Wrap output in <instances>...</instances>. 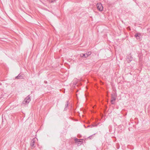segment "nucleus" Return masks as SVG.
Returning <instances> with one entry per match:
<instances>
[{"label":"nucleus","mask_w":150,"mask_h":150,"mask_svg":"<svg viewBox=\"0 0 150 150\" xmlns=\"http://www.w3.org/2000/svg\"><path fill=\"white\" fill-rule=\"evenodd\" d=\"M44 83H45L46 84L47 83V81H44Z\"/></svg>","instance_id":"16"},{"label":"nucleus","mask_w":150,"mask_h":150,"mask_svg":"<svg viewBox=\"0 0 150 150\" xmlns=\"http://www.w3.org/2000/svg\"><path fill=\"white\" fill-rule=\"evenodd\" d=\"M96 134V133H95L94 134H92L90 136H89L88 137V138H90V139H91V137L93 135H94L95 134Z\"/></svg>","instance_id":"13"},{"label":"nucleus","mask_w":150,"mask_h":150,"mask_svg":"<svg viewBox=\"0 0 150 150\" xmlns=\"http://www.w3.org/2000/svg\"><path fill=\"white\" fill-rule=\"evenodd\" d=\"M127 59L128 63L130 62L133 59V57L130 55L127 56Z\"/></svg>","instance_id":"5"},{"label":"nucleus","mask_w":150,"mask_h":150,"mask_svg":"<svg viewBox=\"0 0 150 150\" xmlns=\"http://www.w3.org/2000/svg\"><path fill=\"white\" fill-rule=\"evenodd\" d=\"M79 142H78L79 143H78V146L80 145V144H81L83 142L82 141H81V140H79Z\"/></svg>","instance_id":"12"},{"label":"nucleus","mask_w":150,"mask_h":150,"mask_svg":"<svg viewBox=\"0 0 150 150\" xmlns=\"http://www.w3.org/2000/svg\"><path fill=\"white\" fill-rule=\"evenodd\" d=\"M69 105V102L68 101H67L66 102V103L65 104V108L64 109V110H67V108L68 107Z\"/></svg>","instance_id":"8"},{"label":"nucleus","mask_w":150,"mask_h":150,"mask_svg":"<svg viewBox=\"0 0 150 150\" xmlns=\"http://www.w3.org/2000/svg\"><path fill=\"white\" fill-rule=\"evenodd\" d=\"M111 102L112 104H115V102H114L115 101V100L116 99V97H115L113 96V95H112L111 96Z\"/></svg>","instance_id":"4"},{"label":"nucleus","mask_w":150,"mask_h":150,"mask_svg":"<svg viewBox=\"0 0 150 150\" xmlns=\"http://www.w3.org/2000/svg\"><path fill=\"white\" fill-rule=\"evenodd\" d=\"M35 143V140L34 139H32L30 143V145L31 146L32 148H34L35 147L34 144Z\"/></svg>","instance_id":"7"},{"label":"nucleus","mask_w":150,"mask_h":150,"mask_svg":"<svg viewBox=\"0 0 150 150\" xmlns=\"http://www.w3.org/2000/svg\"><path fill=\"white\" fill-rule=\"evenodd\" d=\"M23 78V76H17L15 77V79H22Z\"/></svg>","instance_id":"9"},{"label":"nucleus","mask_w":150,"mask_h":150,"mask_svg":"<svg viewBox=\"0 0 150 150\" xmlns=\"http://www.w3.org/2000/svg\"><path fill=\"white\" fill-rule=\"evenodd\" d=\"M140 33H137L135 35L134 37L136 38L137 39H140Z\"/></svg>","instance_id":"6"},{"label":"nucleus","mask_w":150,"mask_h":150,"mask_svg":"<svg viewBox=\"0 0 150 150\" xmlns=\"http://www.w3.org/2000/svg\"><path fill=\"white\" fill-rule=\"evenodd\" d=\"M91 54V51L87 52L86 53H82L80 54V56L83 58H86L88 57Z\"/></svg>","instance_id":"1"},{"label":"nucleus","mask_w":150,"mask_h":150,"mask_svg":"<svg viewBox=\"0 0 150 150\" xmlns=\"http://www.w3.org/2000/svg\"><path fill=\"white\" fill-rule=\"evenodd\" d=\"M54 1H56V0H53Z\"/></svg>","instance_id":"18"},{"label":"nucleus","mask_w":150,"mask_h":150,"mask_svg":"<svg viewBox=\"0 0 150 150\" xmlns=\"http://www.w3.org/2000/svg\"><path fill=\"white\" fill-rule=\"evenodd\" d=\"M50 3H53L55 1L53 0H47Z\"/></svg>","instance_id":"11"},{"label":"nucleus","mask_w":150,"mask_h":150,"mask_svg":"<svg viewBox=\"0 0 150 150\" xmlns=\"http://www.w3.org/2000/svg\"><path fill=\"white\" fill-rule=\"evenodd\" d=\"M30 100V95H28L23 100L22 103L23 104H28Z\"/></svg>","instance_id":"2"},{"label":"nucleus","mask_w":150,"mask_h":150,"mask_svg":"<svg viewBox=\"0 0 150 150\" xmlns=\"http://www.w3.org/2000/svg\"><path fill=\"white\" fill-rule=\"evenodd\" d=\"M75 143H78V142H79V139H78L77 138H75Z\"/></svg>","instance_id":"10"},{"label":"nucleus","mask_w":150,"mask_h":150,"mask_svg":"<svg viewBox=\"0 0 150 150\" xmlns=\"http://www.w3.org/2000/svg\"><path fill=\"white\" fill-rule=\"evenodd\" d=\"M97 8L100 11H102L103 10V6L100 3H98L96 5Z\"/></svg>","instance_id":"3"},{"label":"nucleus","mask_w":150,"mask_h":150,"mask_svg":"<svg viewBox=\"0 0 150 150\" xmlns=\"http://www.w3.org/2000/svg\"><path fill=\"white\" fill-rule=\"evenodd\" d=\"M18 75H20V74H19Z\"/></svg>","instance_id":"17"},{"label":"nucleus","mask_w":150,"mask_h":150,"mask_svg":"<svg viewBox=\"0 0 150 150\" xmlns=\"http://www.w3.org/2000/svg\"><path fill=\"white\" fill-rule=\"evenodd\" d=\"M44 10H45L46 11H48V9L46 8H44Z\"/></svg>","instance_id":"15"},{"label":"nucleus","mask_w":150,"mask_h":150,"mask_svg":"<svg viewBox=\"0 0 150 150\" xmlns=\"http://www.w3.org/2000/svg\"><path fill=\"white\" fill-rule=\"evenodd\" d=\"M92 126L93 127H97V125H92Z\"/></svg>","instance_id":"14"}]
</instances>
